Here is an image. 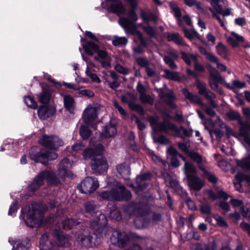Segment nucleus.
<instances>
[{"instance_id": "0eeeda50", "label": "nucleus", "mask_w": 250, "mask_h": 250, "mask_svg": "<svg viewBox=\"0 0 250 250\" xmlns=\"http://www.w3.org/2000/svg\"><path fill=\"white\" fill-rule=\"evenodd\" d=\"M34 148L30 150L29 155L30 158L36 162L41 163L46 165L48 161H52L58 157V154L55 152H49L44 149L40 150L37 152Z\"/></svg>"}, {"instance_id": "4be33fe9", "label": "nucleus", "mask_w": 250, "mask_h": 250, "mask_svg": "<svg viewBox=\"0 0 250 250\" xmlns=\"http://www.w3.org/2000/svg\"><path fill=\"white\" fill-rule=\"evenodd\" d=\"M116 169L123 179L128 180L129 178L130 168L128 165L125 163L118 165L116 167Z\"/></svg>"}, {"instance_id": "052dcab7", "label": "nucleus", "mask_w": 250, "mask_h": 250, "mask_svg": "<svg viewBox=\"0 0 250 250\" xmlns=\"http://www.w3.org/2000/svg\"><path fill=\"white\" fill-rule=\"evenodd\" d=\"M48 242V235L47 234L42 235L40 239V249L41 250H46L44 245Z\"/></svg>"}, {"instance_id": "6e6d98bb", "label": "nucleus", "mask_w": 250, "mask_h": 250, "mask_svg": "<svg viewBox=\"0 0 250 250\" xmlns=\"http://www.w3.org/2000/svg\"><path fill=\"white\" fill-rule=\"evenodd\" d=\"M164 60L165 63L167 64L170 68L172 69H176L177 68L176 64L175 63L174 61L171 59L169 56H165Z\"/></svg>"}, {"instance_id": "39448f33", "label": "nucleus", "mask_w": 250, "mask_h": 250, "mask_svg": "<svg viewBox=\"0 0 250 250\" xmlns=\"http://www.w3.org/2000/svg\"><path fill=\"white\" fill-rule=\"evenodd\" d=\"M46 181L52 184L59 183V180L52 170H45L41 172L35 178L33 182L29 186V189L35 191L42 186L44 181Z\"/></svg>"}, {"instance_id": "5701e85b", "label": "nucleus", "mask_w": 250, "mask_h": 250, "mask_svg": "<svg viewBox=\"0 0 250 250\" xmlns=\"http://www.w3.org/2000/svg\"><path fill=\"white\" fill-rule=\"evenodd\" d=\"M147 208V206L142 203H135L129 206L128 210L131 211L133 210L132 214L137 215H143L144 210Z\"/></svg>"}, {"instance_id": "412c9836", "label": "nucleus", "mask_w": 250, "mask_h": 250, "mask_svg": "<svg viewBox=\"0 0 250 250\" xmlns=\"http://www.w3.org/2000/svg\"><path fill=\"white\" fill-rule=\"evenodd\" d=\"M57 244L59 247L67 248L70 245L71 238L68 234L60 233L55 236Z\"/></svg>"}, {"instance_id": "de8ad7c7", "label": "nucleus", "mask_w": 250, "mask_h": 250, "mask_svg": "<svg viewBox=\"0 0 250 250\" xmlns=\"http://www.w3.org/2000/svg\"><path fill=\"white\" fill-rule=\"evenodd\" d=\"M137 63L142 67L145 68L149 65L148 60L145 57H139L136 59Z\"/></svg>"}, {"instance_id": "13d9d810", "label": "nucleus", "mask_w": 250, "mask_h": 250, "mask_svg": "<svg viewBox=\"0 0 250 250\" xmlns=\"http://www.w3.org/2000/svg\"><path fill=\"white\" fill-rule=\"evenodd\" d=\"M151 174L149 172H146L141 174L137 177L136 181L139 183L141 181H146L150 178Z\"/></svg>"}, {"instance_id": "2f4dec72", "label": "nucleus", "mask_w": 250, "mask_h": 250, "mask_svg": "<svg viewBox=\"0 0 250 250\" xmlns=\"http://www.w3.org/2000/svg\"><path fill=\"white\" fill-rule=\"evenodd\" d=\"M188 180L189 181V186L194 190H199L203 186V181L197 176H193Z\"/></svg>"}, {"instance_id": "774afa93", "label": "nucleus", "mask_w": 250, "mask_h": 250, "mask_svg": "<svg viewBox=\"0 0 250 250\" xmlns=\"http://www.w3.org/2000/svg\"><path fill=\"white\" fill-rule=\"evenodd\" d=\"M240 227L244 231L247 232L250 237V225L243 222L240 223Z\"/></svg>"}, {"instance_id": "c03bdc74", "label": "nucleus", "mask_w": 250, "mask_h": 250, "mask_svg": "<svg viewBox=\"0 0 250 250\" xmlns=\"http://www.w3.org/2000/svg\"><path fill=\"white\" fill-rule=\"evenodd\" d=\"M24 102L25 104L29 107L33 109H36L37 107V104L34 99L30 96L24 97Z\"/></svg>"}, {"instance_id": "0e129e2a", "label": "nucleus", "mask_w": 250, "mask_h": 250, "mask_svg": "<svg viewBox=\"0 0 250 250\" xmlns=\"http://www.w3.org/2000/svg\"><path fill=\"white\" fill-rule=\"evenodd\" d=\"M111 57L103 59L100 61L102 66L104 68L110 67L111 66Z\"/></svg>"}, {"instance_id": "1a4fd4ad", "label": "nucleus", "mask_w": 250, "mask_h": 250, "mask_svg": "<svg viewBox=\"0 0 250 250\" xmlns=\"http://www.w3.org/2000/svg\"><path fill=\"white\" fill-rule=\"evenodd\" d=\"M99 187L98 180L92 177H87L78 186L82 193L90 194L96 190Z\"/></svg>"}, {"instance_id": "09e8293b", "label": "nucleus", "mask_w": 250, "mask_h": 250, "mask_svg": "<svg viewBox=\"0 0 250 250\" xmlns=\"http://www.w3.org/2000/svg\"><path fill=\"white\" fill-rule=\"evenodd\" d=\"M86 75L89 77L93 82H96L97 83H100L101 82V79L95 73H92L90 71L88 68H87L85 71Z\"/></svg>"}, {"instance_id": "6ab92c4d", "label": "nucleus", "mask_w": 250, "mask_h": 250, "mask_svg": "<svg viewBox=\"0 0 250 250\" xmlns=\"http://www.w3.org/2000/svg\"><path fill=\"white\" fill-rule=\"evenodd\" d=\"M9 243L13 245V248L12 250H22L29 249L31 247V243L29 239L26 238L21 242L20 241H16L10 238L9 239Z\"/></svg>"}, {"instance_id": "423d86ee", "label": "nucleus", "mask_w": 250, "mask_h": 250, "mask_svg": "<svg viewBox=\"0 0 250 250\" xmlns=\"http://www.w3.org/2000/svg\"><path fill=\"white\" fill-rule=\"evenodd\" d=\"M158 125L161 130H165L166 133L169 130H172L176 133L177 136L181 138L189 137L192 135L193 130L192 129H187L183 126L179 128L175 125L167 121L165 118H164L163 123L159 124Z\"/></svg>"}, {"instance_id": "ddd939ff", "label": "nucleus", "mask_w": 250, "mask_h": 250, "mask_svg": "<svg viewBox=\"0 0 250 250\" xmlns=\"http://www.w3.org/2000/svg\"><path fill=\"white\" fill-rule=\"evenodd\" d=\"M91 168L96 174H102L106 172L108 169V164L105 159L100 156L93 160L91 162Z\"/></svg>"}, {"instance_id": "f3484780", "label": "nucleus", "mask_w": 250, "mask_h": 250, "mask_svg": "<svg viewBox=\"0 0 250 250\" xmlns=\"http://www.w3.org/2000/svg\"><path fill=\"white\" fill-rule=\"evenodd\" d=\"M56 112L55 108L52 106H41L38 110V114L40 119L45 120L53 115Z\"/></svg>"}, {"instance_id": "a211bd4d", "label": "nucleus", "mask_w": 250, "mask_h": 250, "mask_svg": "<svg viewBox=\"0 0 250 250\" xmlns=\"http://www.w3.org/2000/svg\"><path fill=\"white\" fill-rule=\"evenodd\" d=\"M111 178H109L108 179V183H114V185H115V188L114 189H113L112 190L110 191H105L104 192H103L100 195V200H117V199H120V196H117L116 194V190H117L116 189V183L114 182L113 180H111L110 179Z\"/></svg>"}, {"instance_id": "f8f14e48", "label": "nucleus", "mask_w": 250, "mask_h": 250, "mask_svg": "<svg viewBox=\"0 0 250 250\" xmlns=\"http://www.w3.org/2000/svg\"><path fill=\"white\" fill-rule=\"evenodd\" d=\"M104 149L103 146L100 144H98L94 148H85L82 153L83 158L85 160H91L92 162L101 156Z\"/></svg>"}, {"instance_id": "4c0bfd02", "label": "nucleus", "mask_w": 250, "mask_h": 250, "mask_svg": "<svg viewBox=\"0 0 250 250\" xmlns=\"http://www.w3.org/2000/svg\"><path fill=\"white\" fill-rule=\"evenodd\" d=\"M182 57L185 62L188 65H190L192 62L196 61L197 55L196 54L182 53Z\"/></svg>"}, {"instance_id": "f03ea898", "label": "nucleus", "mask_w": 250, "mask_h": 250, "mask_svg": "<svg viewBox=\"0 0 250 250\" xmlns=\"http://www.w3.org/2000/svg\"><path fill=\"white\" fill-rule=\"evenodd\" d=\"M21 212V217L27 226L34 228L43 225L42 212L39 210L37 204L27 205Z\"/></svg>"}, {"instance_id": "6e6552de", "label": "nucleus", "mask_w": 250, "mask_h": 250, "mask_svg": "<svg viewBox=\"0 0 250 250\" xmlns=\"http://www.w3.org/2000/svg\"><path fill=\"white\" fill-rule=\"evenodd\" d=\"M138 20V16L134 10H132L128 13V17L120 18L119 20V24L125 30L130 33H134L137 32L134 22Z\"/></svg>"}, {"instance_id": "e433bc0d", "label": "nucleus", "mask_w": 250, "mask_h": 250, "mask_svg": "<svg viewBox=\"0 0 250 250\" xmlns=\"http://www.w3.org/2000/svg\"><path fill=\"white\" fill-rule=\"evenodd\" d=\"M182 93L186 98L189 100L190 102L201 104H203L201 99L198 96L193 95L187 89H183L182 90Z\"/></svg>"}, {"instance_id": "c85d7f7f", "label": "nucleus", "mask_w": 250, "mask_h": 250, "mask_svg": "<svg viewBox=\"0 0 250 250\" xmlns=\"http://www.w3.org/2000/svg\"><path fill=\"white\" fill-rule=\"evenodd\" d=\"M188 154L193 161L197 164L200 168L203 169L204 163L205 162V161L199 153L189 151L188 152Z\"/></svg>"}, {"instance_id": "864d4df0", "label": "nucleus", "mask_w": 250, "mask_h": 250, "mask_svg": "<svg viewBox=\"0 0 250 250\" xmlns=\"http://www.w3.org/2000/svg\"><path fill=\"white\" fill-rule=\"evenodd\" d=\"M114 68L116 71L123 75H125L129 73L128 69L126 68L123 67L120 64H116Z\"/></svg>"}, {"instance_id": "4468645a", "label": "nucleus", "mask_w": 250, "mask_h": 250, "mask_svg": "<svg viewBox=\"0 0 250 250\" xmlns=\"http://www.w3.org/2000/svg\"><path fill=\"white\" fill-rule=\"evenodd\" d=\"M73 163L67 158H64L60 163L58 168V173L60 177L62 178L71 177L72 176V173L70 170V168L72 166Z\"/></svg>"}, {"instance_id": "a19ab883", "label": "nucleus", "mask_w": 250, "mask_h": 250, "mask_svg": "<svg viewBox=\"0 0 250 250\" xmlns=\"http://www.w3.org/2000/svg\"><path fill=\"white\" fill-rule=\"evenodd\" d=\"M165 74L163 77L167 79H170L174 81H179L180 78L178 73L176 72H172L167 69L164 70Z\"/></svg>"}, {"instance_id": "4d7b16f0", "label": "nucleus", "mask_w": 250, "mask_h": 250, "mask_svg": "<svg viewBox=\"0 0 250 250\" xmlns=\"http://www.w3.org/2000/svg\"><path fill=\"white\" fill-rule=\"evenodd\" d=\"M202 170L204 172V174L207 175V178L210 182L215 183L217 182L218 179L214 174L208 172L204 168Z\"/></svg>"}, {"instance_id": "680f3d73", "label": "nucleus", "mask_w": 250, "mask_h": 250, "mask_svg": "<svg viewBox=\"0 0 250 250\" xmlns=\"http://www.w3.org/2000/svg\"><path fill=\"white\" fill-rule=\"evenodd\" d=\"M219 0L211 1L210 4L215 11L219 13H221L222 12V9L221 6L219 4Z\"/></svg>"}, {"instance_id": "bb28decb", "label": "nucleus", "mask_w": 250, "mask_h": 250, "mask_svg": "<svg viewBox=\"0 0 250 250\" xmlns=\"http://www.w3.org/2000/svg\"><path fill=\"white\" fill-rule=\"evenodd\" d=\"M159 91V94L161 97L164 99L165 101L170 107L173 109H175L176 108V105L173 103V101L175 100V96H174L173 92H170L167 93H164L162 92L161 89H160Z\"/></svg>"}, {"instance_id": "9d476101", "label": "nucleus", "mask_w": 250, "mask_h": 250, "mask_svg": "<svg viewBox=\"0 0 250 250\" xmlns=\"http://www.w3.org/2000/svg\"><path fill=\"white\" fill-rule=\"evenodd\" d=\"M39 142L42 145L51 149H57L64 144L61 139L55 135H43Z\"/></svg>"}, {"instance_id": "c9c22d12", "label": "nucleus", "mask_w": 250, "mask_h": 250, "mask_svg": "<svg viewBox=\"0 0 250 250\" xmlns=\"http://www.w3.org/2000/svg\"><path fill=\"white\" fill-rule=\"evenodd\" d=\"M216 49L219 55L225 59H228L229 55L228 50L226 46L222 42H220L218 43L216 46Z\"/></svg>"}, {"instance_id": "8fccbe9b", "label": "nucleus", "mask_w": 250, "mask_h": 250, "mask_svg": "<svg viewBox=\"0 0 250 250\" xmlns=\"http://www.w3.org/2000/svg\"><path fill=\"white\" fill-rule=\"evenodd\" d=\"M149 156L153 161L156 163H161L164 167L167 166V163L163 160L160 157L155 154L153 152L149 153Z\"/></svg>"}, {"instance_id": "f704fd0d", "label": "nucleus", "mask_w": 250, "mask_h": 250, "mask_svg": "<svg viewBox=\"0 0 250 250\" xmlns=\"http://www.w3.org/2000/svg\"><path fill=\"white\" fill-rule=\"evenodd\" d=\"M51 96V91L49 90L43 89L38 96L39 101L42 104L48 103Z\"/></svg>"}, {"instance_id": "a878e982", "label": "nucleus", "mask_w": 250, "mask_h": 250, "mask_svg": "<svg viewBox=\"0 0 250 250\" xmlns=\"http://www.w3.org/2000/svg\"><path fill=\"white\" fill-rule=\"evenodd\" d=\"M227 41L232 47H236L239 45L240 43L244 41V39L242 36L232 32L231 36L228 38Z\"/></svg>"}, {"instance_id": "ea45409f", "label": "nucleus", "mask_w": 250, "mask_h": 250, "mask_svg": "<svg viewBox=\"0 0 250 250\" xmlns=\"http://www.w3.org/2000/svg\"><path fill=\"white\" fill-rule=\"evenodd\" d=\"M183 31L184 32L185 37L188 39L189 40H192L193 37H196L197 39L200 40L201 36L194 29H191L190 31L184 28Z\"/></svg>"}, {"instance_id": "3c124183", "label": "nucleus", "mask_w": 250, "mask_h": 250, "mask_svg": "<svg viewBox=\"0 0 250 250\" xmlns=\"http://www.w3.org/2000/svg\"><path fill=\"white\" fill-rule=\"evenodd\" d=\"M140 99L142 103L152 104H153V99L148 95L145 93L140 96Z\"/></svg>"}, {"instance_id": "9b49d317", "label": "nucleus", "mask_w": 250, "mask_h": 250, "mask_svg": "<svg viewBox=\"0 0 250 250\" xmlns=\"http://www.w3.org/2000/svg\"><path fill=\"white\" fill-rule=\"evenodd\" d=\"M111 243L120 248H124L129 243V237L125 232L114 230L110 238Z\"/></svg>"}, {"instance_id": "393cba45", "label": "nucleus", "mask_w": 250, "mask_h": 250, "mask_svg": "<svg viewBox=\"0 0 250 250\" xmlns=\"http://www.w3.org/2000/svg\"><path fill=\"white\" fill-rule=\"evenodd\" d=\"M137 32L139 34L140 43L137 46L133 48V53L135 54H141L144 52L145 48L147 45L146 40L143 38L142 34L140 32Z\"/></svg>"}, {"instance_id": "69168bd1", "label": "nucleus", "mask_w": 250, "mask_h": 250, "mask_svg": "<svg viewBox=\"0 0 250 250\" xmlns=\"http://www.w3.org/2000/svg\"><path fill=\"white\" fill-rule=\"evenodd\" d=\"M145 71L147 76L149 77H155L157 76V74L155 71L152 68H150L149 65L145 68Z\"/></svg>"}, {"instance_id": "338daca9", "label": "nucleus", "mask_w": 250, "mask_h": 250, "mask_svg": "<svg viewBox=\"0 0 250 250\" xmlns=\"http://www.w3.org/2000/svg\"><path fill=\"white\" fill-rule=\"evenodd\" d=\"M109 216L115 220H119L121 219V214L116 209H114L110 212Z\"/></svg>"}, {"instance_id": "603ef678", "label": "nucleus", "mask_w": 250, "mask_h": 250, "mask_svg": "<svg viewBox=\"0 0 250 250\" xmlns=\"http://www.w3.org/2000/svg\"><path fill=\"white\" fill-rule=\"evenodd\" d=\"M224 81H222V80H215V79H209V84L211 88V89L213 90H217L218 88V83L220 82L221 83H224Z\"/></svg>"}, {"instance_id": "dca6fc26", "label": "nucleus", "mask_w": 250, "mask_h": 250, "mask_svg": "<svg viewBox=\"0 0 250 250\" xmlns=\"http://www.w3.org/2000/svg\"><path fill=\"white\" fill-rule=\"evenodd\" d=\"M110 179L116 183L117 196L120 197V199H117L118 201L127 200L131 198L132 194L130 191L126 189L123 185L118 183L114 179L110 178Z\"/></svg>"}, {"instance_id": "473e14b6", "label": "nucleus", "mask_w": 250, "mask_h": 250, "mask_svg": "<svg viewBox=\"0 0 250 250\" xmlns=\"http://www.w3.org/2000/svg\"><path fill=\"white\" fill-rule=\"evenodd\" d=\"M184 169L188 179L196 176V167L190 163L186 162Z\"/></svg>"}, {"instance_id": "7ed1b4c3", "label": "nucleus", "mask_w": 250, "mask_h": 250, "mask_svg": "<svg viewBox=\"0 0 250 250\" xmlns=\"http://www.w3.org/2000/svg\"><path fill=\"white\" fill-rule=\"evenodd\" d=\"M238 125L240 126L239 135L244 138L245 141L250 147V138L249 136V130H250V118L246 121L239 119ZM236 164L244 170H250V155L242 160H237Z\"/></svg>"}, {"instance_id": "58836bf2", "label": "nucleus", "mask_w": 250, "mask_h": 250, "mask_svg": "<svg viewBox=\"0 0 250 250\" xmlns=\"http://www.w3.org/2000/svg\"><path fill=\"white\" fill-rule=\"evenodd\" d=\"M127 42V39L125 37H120L115 36L112 39V43L114 46H121L126 45Z\"/></svg>"}, {"instance_id": "a18cd8bd", "label": "nucleus", "mask_w": 250, "mask_h": 250, "mask_svg": "<svg viewBox=\"0 0 250 250\" xmlns=\"http://www.w3.org/2000/svg\"><path fill=\"white\" fill-rule=\"evenodd\" d=\"M80 134L83 139L86 140L90 136L91 131L87 127L82 125L80 130Z\"/></svg>"}, {"instance_id": "20e7f679", "label": "nucleus", "mask_w": 250, "mask_h": 250, "mask_svg": "<svg viewBox=\"0 0 250 250\" xmlns=\"http://www.w3.org/2000/svg\"><path fill=\"white\" fill-rule=\"evenodd\" d=\"M76 238L79 244L85 249L93 248L100 242V238L97 235L88 230L79 231Z\"/></svg>"}, {"instance_id": "79ce46f5", "label": "nucleus", "mask_w": 250, "mask_h": 250, "mask_svg": "<svg viewBox=\"0 0 250 250\" xmlns=\"http://www.w3.org/2000/svg\"><path fill=\"white\" fill-rule=\"evenodd\" d=\"M80 222L73 219L67 218L64 220L62 223V227L63 229H70L73 226L80 224Z\"/></svg>"}, {"instance_id": "2eb2a0df", "label": "nucleus", "mask_w": 250, "mask_h": 250, "mask_svg": "<svg viewBox=\"0 0 250 250\" xmlns=\"http://www.w3.org/2000/svg\"><path fill=\"white\" fill-rule=\"evenodd\" d=\"M83 117L84 122L87 125L91 126L97 117L96 108L92 105H88L83 111Z\"/></svg>"}, {"instance_id": "c756f323", "label": "nucleus", "mask_w": 250, "mask_h": 250, "mask_svg": "<svg viewBox=\"0 0 250 250\" xmlns=\"http://www.w3.org/2000/svg\"><path fill=\"white\" fill-rule=\"evenodd\" d=\"M121 100L123 102L128 104L130 108L137 111L141 115L144 114L145 111L143 107L140 105L135 104L133 102L129 100L126 96H122L121 97Z\"/></svg>"}, {"instance_id": "37998d69", "label": "nucleus", "mask_w": 250, "mask_h": 250, "mask_svg": "<svg viewBox=\"0 0 250 250\" xmlns=\"http://www.w3.org/2000/svg\"><path fill=\"white\" fill-rule=\"evenodd\" d=\"M209 72L210 77L209 79L220 80L224 81V79L221 77L219 73L213 67L211 66L209 67Z\"/></svg>"}, {"instance_id": "7c9ffc66", "label": "nucleus", "mask_w": 250, "mask_h": 250, "mask_svg": "<svg viewBox=\"0 0 250 250\" xmlns=\"http://www.w3.org/2000/svg\"><path fill=\"white\" fill-rule=\"evenodd\" d=\"M167 38L169 42H173L178 45H184L182 37L177 33H168L167 36Z\"/></svg>"}, {"instance_id": "aec40b11", "label": "nucleus", "mask_w": 250, "mask_h": 250, "mask_svg": "<svg viewBox=\"0 0 250 250\" xmlns=\"http://www.w3.org/2000/svg\"><path fill=\"white\" fill-rule=\"evenodd\" d=\"M108 10L110 12L115 13L119 16L125 14L126 11L125 6L120 0L114 1L108 7Z\"/></svg>"}, {"instance_id": "b1692460", "label": "nucleus", "mask_w": 250, "mask_h": 250, "mask_svg": "<svg viewBox=\"0 0 250 250\" xmlns=\"http://www.w3.org/2000/svg\"><path fill=\"white\" fill-rule=\"evenodd\" d=\"M63 104L65 108L70 113H73L75 108V102L73 98L66 95L63 97Z\"/></svg>"}, {"instance_id": "e2e57ef3", "label": "nucleus", "mask_w": 250, "mask_h": 250, "mask_svg": "<svg viewBox=\"0 0 250 250\" xmlns=\"http://www.w3.org/2000/svg\"><path fill=\"white\" fill-rule=\"evenodd\" d=\"M143 29L149 36H154L155 32L153 28L151 26H145L143 27Z\"/></svg>"}, {"instance_id": "bf43d9fd", "label": "nucleus", "mask_w": 250, "mask_h": 250, "mask_svg": "<svg viewBox=\"0 0 250 250\" xmlns=\"http://www.w3.org/2000/svg\"><path fill=\"white\" fill-rule=\"evenodd\" d=\"M197 87L199 89V93L201 95H203L208 90L205 83L199 81L197 82Z\"/></svg>"}, {"instance_id": "72a5a7b5", "label": "nucleus", "mask_w": 250, "mask_h": 250, "mask_svg": "<svg viewBox=\"0 0 250 250\" xmlns=\"http://www.w3.org/2000/svg\"><path fill=\"white\" fill-rule=\"evenodd\" d=\"M83 47L84 52L89 56L93 55V53L91 49L96 52L99 49V46L92 42H87L85 44H83Z\"/></svg>"}, {"instance_id": "5fc2aeb1", "label": "nucleus", "mask_w": 250, "mask_h": 250, "mask_svg": "<svg viewBox=\"0 0 250 250\" xmlns=\"http://www.w3.org/2000/svg\"><path fill=\"white\" fill-rule=\"evenodd\" d=\"M214 219L216 221L217 224L224 228H227L228 227V224L227 222L225 221L224 218L220 216H216L214 217Z\"/></svg>"}, {"instance_id": "f257e3e1", "label": "nucleus", "mask_w": 250, "mask_h": 250, "mask_svg": "<svg viewBox=\"0 0 250 250\" xmlns=\"http://www.w3.org/2000/svg\"><path fill=\"white\" fill-rule=\"evenodd\" d=\"M84 208L85 211L92 216L93 214L96 215V217L90 222V227L101 236H105L107 233V229L105 226L107 222L105 215L100 211H96V206L91 202L84 204Z\"/></svg>"}, {"instance_id": "49530a36", "label": "nucleus", "mask_w": 250, "mask_h": 250, "mask_svg": "<svg viewBox=\"0 0 250 250\" xmlns=\"http://www.w3.org/2000/svg\"><path fill=\"white\" fill-rule=\"evenodd\" d=\"M159 118L158 117L150 116L147 118L148 121L150 124L153 128H156L160 131H165V130H161L159 128V124L161 123H158ZM163 122H161L162 123Z\"/></svg>"}, {"instance_id": "cd10ccee", "label": "nucleus", "mask_w": 250, "mask_h": 250, "mask_svg": "<svg viewBox=\"0 0 250 250\" xmlns=\"http://www.w3.org/2000/svg\"><path fill=\"white\" fill-rule=\"evenodd\" d=\"M116 133V126L110 124L106 125L102 131V134L105 138L113 137Z\"/></svg>"}]
</instances>
